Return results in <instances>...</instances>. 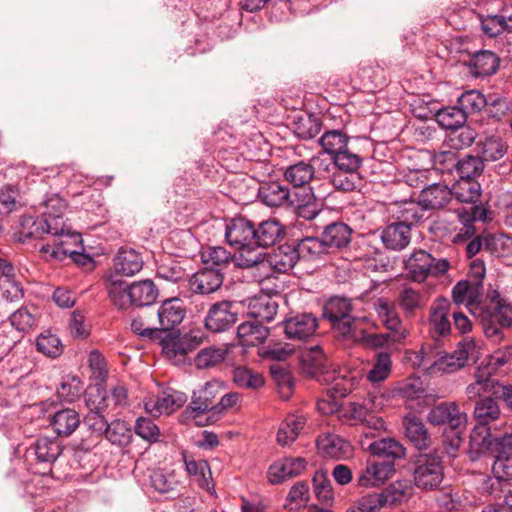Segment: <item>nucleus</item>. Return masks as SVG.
<instances>
[{
  "mask_svg": "<svg viewBox=\"0 0 512 512\" xmlns=\"http://www.w3.org/2000/svg\"><path fill=\"white\" fill-rule=\"evenodd\" d=\"M255 222L245 216H236L225 221L226 243L237 253L236 266L252 268L263 265L265 253L254 251Z\"/></svg>",
  "mask_w": 512,
  "mask_h": 512,
  "instance_id": "obj_1",
  "label": "nucleus"
},
{
  "mask_svg": "<svg viewBox=\"0 0 512 512\" xmlns=\"http://www.w3.org/2000/svg\"><path fill=\"white\" fill-rule=\"evenodd\" d=\"M106 289L110 301L119 309H127L130 306H150L159 295L158 288L149 279L127 285L124 281L110 276L106 281Z\"/></svg>",
  "mask_w": 512,
  "mask_h": 512,
  "instance_id": "obj_2",
  "label": "nucleus"
},
{
  "mask_svg": "<svg viewBox=\"0 0 512 512\" xmlns=\"http://www.w3.org/2000/svg\"><path fill=\"white\" fill-rule=\"evenodd\" d=\"M220 391L221 387L216 381H209L195 390L190 404L179 415V422L199 427L216 422L217 398Z\"/></svg>",
  "mask_w": 512,
  "mask_h": 512,
  "instance_id": "obj_3",
  "label": "nucleus"
},
{
  "mask_svg": "<svg viewBox=\"0 0 512 512\" xmlns=\"http://www.w3.org/2000/svg\"><path fill=\"white\" fill-rule=\"evenodd\" d=\"M63 452V446L56 437H39L25 451L27 470L33 474L48 476L52 466Z\"/></svg>",
  "mask_w": 512,
  "mask_h": 512,
  "instance_id": "obj_4",
  "label": "nucleus"
},
{
  "mask_svg": "<svg viewBox=\"0 0 512 512\" xmlns=\"http://www.w3.org/2000/svg\"><path fill=\"white\" fill-rule=\"evenodd\" d=\"M378 397L369 396L363 402H349L341 410L340 417L350 425H361L368 431H363L366 438H374L376 432L385 430V421L375 412Z\"/></svg>",
  "mask_w": 512,
  "mask_h": 512,
  "instance_id": "obj_5",
  "label": "nucleus"
},
{
  "mask_svg": "<svg viewBox=\"0 0 512 512\" xmlns=\"http://www.w3.org/2000/svg\"><path fill=\"white\" fill-rule=\"evenodd\" d=\"M481 322L485 336L500 342L503 339L502 329L512 327V303L499 295L492 297L481 307Z\"/></svg>",
  "mask_w": 512,
  "mask_h": 512,
  "instance_id": "obj_6",
  "label": "nucleus"
},
{
  "mask_svg": "<svg viewBox=\"0 0 512 512\" xmlns=\"http://www.w3.org/2000/svg\"><path fill=\"white\" fill-rule=\"evenodd\" d=\"M352 301L346 297H330L323 307V317L331 322L333 329L346 340L355 337Z\"/></svg>",
  "mask_w": 512,
  "mask_h": 512,
  "instance_id": "obj_7",
  "label": "nucleus"
},
{
  "mask_svg": "<svg viewBox=\"0 0 512 512\" xmlns=\"http://www.w3.org/2000/svg\"><path fill=\"white\" fill-rule=\"evenodd\" d=\"M450 268L446 259H435L425 250L414 251L405 261V269L414 282L422 283L428 277L444 275Z\"/></svg>",
  "mask_w": 512,
  "mask_h": 512,
  "instance_id": "obj_8",
  "label": "nucleus"
},
{
  "mask_svg": "<svg viewBox=\"0 0 512 512\" xmlns=\"http://www.w3.org/2000/svg\"><path fill=\"white\" fill-rule=\"evenodd\" d=\"M413 478L420 489L433 490L440 486L444 477L442 458L436 454H419L413 462Z\"/></svg>",
  "mask_w": 512,
  "mask_h": 512,
  "instance_id": "obj_9",
  "label": "nucleus"
},
{
  "mask_svg": "<svg viewBox=\"0 0 512 512\" xmlns=\"http://www.w3.org/2000/svg\"><path fill=\"white\" fill-rule=\"evenodd\" d=\"M505 447H512V433L500 437H493L489 429L475 427L470 434L468 457L472 462L478 461L481 457L490 455L492 457Z\"/></svg>",
  "mask_w": 512,
  "mask_h": 512,
  "instance_id": "obj_10",
  "label": "nucleus"
},
{
  "mask_svg": "<svg viewBox=\"0 0 512 512\" xmlns=\"http://www.w3.org/2000/svg\"><path fill=\"white\" fill-rule=\"evenodd\" d=\"M85 403L89 412L84 417V424L93 434L100 437L109 426L103 415L108 407L106 391L98 386L90 388L85 394Z\"/></svg>",
  "mask_w": 512,
  "mask_h": 512,
  "instance_id": "obj_11",
  "label": "nucleus"
},
{
  "mask_svg": "<svg viewBox=\"0 0 512 512\" xmlns=\"http://www.w3.org/2000/svg\"><path fill=\"white\" fill-rule=\"evenodd\" d=\"M238 321L237 306L227 300L212 304L205 317V328L213 333L229 330Z\"/></svg>",
  "mask_w": 512,
  "mask_h": 512,
  "instance_id": "obj_12",
  "label": "nucleus"
},
{
  "mask_svg": "<svg viewBox=\"0 0 512 512\" xmlns=\"http://www.w3.org/2000/svg\"><path fill=\"white\" fill-rule=\"evenodd\" d=\"M474 349L475 344L472 341H463L459 343L458 348L453 353L444 354L432 363L423 360L424 365L427 366L430 373H453L465 365Z\"/></svg>",
  "mask_w": 512,
  "mask_h": 512,
  "instance_id": "obj_13",
  "label": "nucleus"
},
{
  "mask_svg": "<svg viewBox=\"0 0 512 512\" xmlns=\"http://www.w3.org/2000/svg\"><path fill=\"white\" fill-rule=\"evenodd\" d=\"M81 248L80 234L68 230L61 234V236L52 239L51 243L43 245L40 251L45 254L50 253V256L54 259L63 260L67 256H70L74 261H78L77 257H84V255L79 252Z\"/></svg>",
  "mask_w": 512,
  "mask_h": 512,
  "instance_id": "obj_14",
  "label": "nucleus"
},
{
  "mask_svg": "<svg viewBox=\"0 0 512 512\" xmlns=\"http://www.w3.org/2000/svg\"><path fill=\"white\" fill-rule=\"evenodd\" d=\"M185 314L186 309L181 299L174 297L165 300L156 312L161 335H174L180 332L178 326L183 321Z\"/></svg>",
  "mask_w": 512,
  "mask_h": 512,
  "instance_id": "obj_15",
  "label": "nucleus"
},
{
  "mask_svg": "<svg viewBox=\"0 0 512 512\" xmlns=\"http://www.w3.org/2000/svg\"><path fill=\"white\" fill-rule=\"evenodd\" d=\"M374 309L383 326L392 332L391 339L394 343L402 342L407 337V330L396 310L395 304L386 298H378L373 303Z\"/></svg>",
  "mask_w": 512,
  "mask_h": 512,
  "instance_id": "obj_16",
  "label": "nucleus"
},
{
  "mask_svg": "<svg viewBox=\"0 0 512 512\" xmlns=\"http://www.w3.org/2000/svg\"><path fill=\"white\" fill-rule=\"evenodd\" d=\"M450 301L445 297H437L429 308V332L434 339L446 338L451 334L449 320Z\"/></svg>",
  "mask_w": 512,
  "mask_h": 512,
  "instance_id": "obj_17",
  "label": "nucleus"
},
{
  "mask_svg": "<svg viewBox=\"0 0 512 512\" xmlns=\"http://www.w3.org/2000/svg\"><path fill=\"white\" fill-rule=\"evenodd\" d=\"M283 326L288 339L304 341L316 333L319 321L313 313L303 312L286 318L283 321Z\"/></svg>",
  "mask_w": 512,
  "mask_h": 512,
  "instance_id": "obj_18",
  "label": "nucleus"
},
{
  "mask_svg": "<svg viewBox=\"0 0 512 512\" xmlns=\"http://www.w3.org/2000/svg\"><path fill=\"white\" fill-rule=\"evenodd\" d=\"M427 420L434 426L447 425V429L465 428L467 415L455 402H442L429 410Z\"/></svg>",
  "mask_w": 512,
  "mask_h": 512,
  "instance_id": "obj_19",
  "label": "nucleus"
},
{
  "mask_svg": "<svg viewBox=\"0 0 512 512\" xmlns=\"http://www.w3.org/2000/svg\"><path fill=\"white\" fill-rule=\"evenodd\" d=\"M187 401L185 393L177 390H165L146 399L145 410L152 416L169 415L181 408Z\"/></svg>",
  "mask_w": 512,
  "mask_h": 512,
  "instance_id": "obj_20",
  "label": "nucleus"
},
{
  "mask_svg": "<svg viewBox=\"0 0 512 512\" xmlns=\"http://www.w3.org/2000/svg\"><path fill=\"white\" fill-rule=\"evenodd\" d=\"M307 460L302 457H285L270 465L267 471L269 483L281 484L293 477L301 475L307 468Z\"/></svg>",
  "mask_w": 512,
  "mask_h": 512,
  "instance_id": "obj_21",
  "label": "nucleus"
},
{
  "mask_svg": "<svg viewBox=\"0 0 512 512\" xmlns=\"http://www.w3.org/2000/svg\"><path fill=\"white\" fill-rule=\"evenodd\" d=\"M254 251H262L279 243L285 235V226L276 218L255 223Z\"/></svg>",
  "mask_w": 512,
  "mask_h": 512,
  "instance_id": "obj_22",
  "label": "nucleus"
},
{
  "mask_svg": "<svg viewBox=\"0 0 512 512\" xmlns=\"http://www.w3.org/2000/svg\"><path fill=\"white\" fill-rule=\"evenodd\" d=\"M224 274L217 269L204 267L188 279L189 290L200 295H208L217 291L223 284Z\"/></svg>",
  "mask_w": 512,
  "mask_h": 512,
  "instance_id": "obj_23",
  "label": "nucleus"
},
{
  "mask_svg": "<svg viewBox=\"0 0 512 512\" xmlns=\"http://www.w3.org/2000/svg\"><path fill=\"white\" fill-rule=\"evenodd\" d=\"M402 425L405 437L416 449L427 450L432 446L431 434L420 417L408 414L403 417Z\"/></svg>",
  "mask_w": 512,
  "mask_h": 512,
  "instance_id": "obj_24",
  "label": "nucleus"
},
{
  "mask_svg": "<svg viewBox=\"0 0 512 512\" xmlns=\"http://www.w3.org/2000/svg\"><path fill=\"white\" fill-rule=\"evenodd\" d=\"M318 452L325 458L341 460L352 454V446L348 441L334 433L320 434L316 439Z\"/></svg>",
  "mask_w": 512,
  "mask_h": 512,
  "instance_id": "obj_25",
  "label": "nucleus"
},
{
  "mask_svg": "<svg viewBox=\"0 0 512 512\" xmlns=\"http://www.w3.org/2000/svg\"><path fill=\"white\" fill-rule=\"evenodd\" d=\"M324 380L332 382L329 392L334 397L344 398L359 385L361 377L358 371L334 368L324 377Z\"/></svg>",
  "mask_w": 512,
  "mask_h": 512,
  "instance_id": "obj_26",
  "label": "nucleus"
},
{
  "mask_svg": "<svg viewBox=\"0 0 512 512\" xmlns=\"http://www.w3.org/2000/svg\"><path fill=\"white\" fill-rule=\"evenodd\" d=\"M492 471L495 479L488 477L483 482V489L490 494L495 491V486L499 487L500 479H512V447L499 449L494 456Z\"/></svg>",
  "mask_w": 512,
  "mask_h": 512,
  "instance_id": "obj_27",
  "label": "nucleus"
},
{
  "mask_svg": "<svg viewBox=\"0 0 512 512\" xmlns=\"http://www.w3.org/2000/svg\"><path fill=\"white\" fill-rule=\"evenodd\" d=\"M395 472L393 462L375 461L367 464L358 477L360 487H376L387 481Z\"/></svg>",
  "mask_w": 512,
  "mask_h": 512,
  "instance_id": "obj_28",
  "label": "nucleus"
},
{
  "mask_svg": "<svg viewBox=\"0 0 512 512\" xmlns=\"http://www.w3.org/2000/svg\"><path fill=\"white\" fill-rule=\"evenodd\" d=\"M483 296V284L471 280H460L452 288V300L455 304H464L469 310L477 308Z\"/></svg>",
  "mask_w": 512,
  "mask_h": 512,
  "instance_id": "obj_29",
  "label": "nucleus"
},
{
  "mask_svg": "<svg viewBox=\"0 0 512 512\" xmlns=\"http://www.w3.org/2000/svg\"><path fill=\"white\" fill-rule=\"evenodd\" d=\"M411 227L404 222H394L385 226L381 232V241L385 248L400 251L411 241Z\"/></svg>",
  "mask_w": 512,
  "mask_h": 512,
  "instance_id": "obj_30",
  "label": "nucleus"
},
{
  "mask_svg": "<svg viewBox=\"0 0 512 512\" xmlns=\"http://www.w3.org/2000/svg\"><path fill=\"white\" fill-rule=\"evenodd\" d=\"M419 199L426 210L442 209L451 201L452 190L446 184L433 183L422 188Z\"/></svg>",
  "mask_w": 512,
  "mask_h": 512,
  "instance_id": "obj_31",
  "label": "nucleus"
},
{
  "mask_svg": "<svg viewBox=\"0 0 512 512\" xmlns=\"http://www.w3.org/2000/svg\"><path fill=\"white\" fill-rule=\"evenodd\" d=\"M143 268V259L134 249L121 248L113 259L114 279L116 276L131 277Z\"/></svg>",
  "mask_w": 512,
  "mask_h": 512,
  "instance_id": "obj_32",
  "label": "nucleus"
},
{
  "mask_svg": "<svg viewBox=\"0 0 512 512\" xmlns=\"http://www.w3.org/2000/svg\"><path fill=\"white\" fill-rule=\"evenodd\" d=\"M298 260L299 254L295 245L284 244L274 249L272 253L265 254L264 263L267 262L279 273H286L295 266Z\"/></svg>",
  "mask_w": 512,
  "mask_h": 512,
  "instance_id": "obj_33",
  "label": "nucleus"
},
{
  "mask_svg": "<svg viewBox=\"0 0 512 512\" xmlns=\"http://www.w3.org/2000/svg\"><path fill=\"white\" fill-rule=\"evenodd\" d=\"M390 211L399 222H404L411 226L413 223H417L423 219L426 209L420 204L419 198L418 201L410 198L395 200L390 205Z\"/></svg>",
  "mask_w": 512,
  "mask_h": 512,
  "instance_id": "obj_34",
  "label": "nucleus"
},
{
  "mask_svg": "<svg viewBox=\"0 0 512 512\" xmlns=\"http://www.w3.org/2000/svg\"><path fill=\"white\" fill-rule=\"evenodd\" d=\"M290 189L278 181L262 183L259 187V197L269 207H288Z\"/></svg>",
  "mask_w": 512,
  "mask_h": 512,
  "instance_id": "obj_35",
  "label": "nucleus"
},
{
  "mask_svg": "<svg viewBox=\"0 0 512 512\" xmlns=\"http://www.w3.org/2000/svg\"><path fill=\"white\" fill-rule=\"evenodd\" d=\"M155 343H159L162 347L163 355L174 365H181L186 362L188 352L185 342L180 337V332L174 335L165 334Z\"/></svg>",
  "mask_w": 512,
  "mask_h": 512,
  "instance_id": "obj_36",
  "label": "nucleus"
},
{
  "mask_svg": "<svg viewBox=\"0 0 512 512\" xmlns=\"http://www.w3.org/2000/svg\"><path fill=\"white\" fill-rule=\"evenodd\" d=\"M307 419L302 413L289 414L281 422L277 432V442L281 446L291 445L304 429Z\"/></svg>",
  "mask_w": 512,
  "mask_h": 512,
  "instance_id": "obj_37",
  "label": "nucleus"
},
{
  "mask_svg": "<svg viewBox=\"0 0 512 512\" xmlns=\"http://www.w3.org/2000/svg\"><path fill=\"white\" fill-rule=\"evenodd\" d=\"M500 59L492 51L480 50L469 59L468 66L475 77H485L496 73Z\"/></svg>",
  "mask_w": 512,
  "mask_h": 512,
  "instance_id": "obj_38",
  "label": "nucleus"
},
{
  "mask_svg": "<svg viewBox=\"0 0 512 512\" xmlns=\"http://www.w3.org/2000/svg\"><path fill=\"white\" fill-rule=\"evenodd\" d=\"M352 236V229L341 221L332 222L326 225L323 229L321 237L328 248H343L346 247Z\"/></svg>",
  "mask_w": 512,
  "mask_h": 512,
  "instance_id": "obj_39",
  "label": "nucleus"
},
{
  "mask_svg": "<svg viewBox=\"0 0 512 512\" xmlns=\"http://www.w3.org/2000/svg\"><path fill=\"white\" fill-rule=\"evenodd\" d=\"M50 425L58 436L68 437L80 425V417L74 409H61L53 414Z\"/></svg>",
  "mask_w": 512,
  "mask_h": 512,
  "instance_id": "obj_40",
  "label": "nucleus"
},
{
  "mask_svg": "<svg viewBox=\"0 0 512 512\" xmlns=\"http://www.w3.org/2000/svg\"><path fill=\"white\" fill-rule=\"evenodd\" d=\"M269 330L256 322H244L237 328L239 343L244 347H254L262 344L268 337Z\"/></svg>",
  "mask_w": 512,
  "mask_h": 512,
  "instance_id": "obj_41",
  "label": "nucleus"
},
{
  "mask_svg": "<svg viewBox=\"0 0 512 512\" xmlns=\"http://www.w3.org/2000/svg\"><path fill=\"white\" fill-rule=\"evenodd\" d=\"M373 455L386 458V462H393L397 459H403L406 455L404 445L394 438H382L373 441L368 446Z\"/></svg>",
  "mask_w": 512,
  "mask_h": 512,
  "instance_id": "obj_42",
  "label": "nucleus"
},
{
  "mask_svg": "<svg viewBox=\"0 0 512 512\" xmlns=\"http://www.w3.org/2000/svg\"><path fill=\"white\" fill-rule=\"evenodd\" d=\"M476 427L486 428L487 425L497 421L501 416L498 402L492 397H484L476 401L473 412Z\"/></svg>",
  "mask_w": 512,
  "mask_h": 512,
  "instance_id": "obj_43",
  "label": "nucleus"
},
{
  "mask_svg": "<svg viewBox=\"0 0 512 512\" xmlns=\"http://www.w3.org/2000/svg\"><path fill=\"white\" fill-rule=\"evenodd\" d=\"M201 258L205 267H211V269H217L223 273L232 263L236 264L237 253L232 254L222 246H215L208 247L203 251Z\"/></svg>",
  "mask_w": 512,
  "mask_h": 512,
  "instance_id": "obj_44",
  "label": "nucleus"
},
{
  "mask_svg": "<svg viewBox=\"0 0 512 512\" xmlns=\"http://www.w3.org/2000/svg\"><path fill=\"white\" fill-rule=\"evenodd\" d=\"M350 137L341 129H331L325 131L318 139L322 152L334 157L350 144Z\"/></svg>",
  "mask_w": 512,
  "mask_h": 512,
  "instance_id": "obj_45",
  "label": "nucleus"
},
{
  "mask_svg": "<svg viewBox=\"0 0 512 512\" xmlns=\"http://www.w3.org/2000/svg\"><path fill=\"white\" fill-rule=\"evenodd\" d=\"M315 175L314 166L307 161H299L286 167L285 180L294 188L309 186Z\"/></svg>",
  "mask_w": 512,
  "mask_h": 512,
  "instance_id": "obj_46",
  "label": "nucleus"
},
{
  "mask_svg": "<svg viewBox=\"0 0 512 512\" xmlns=\"http://www.w3.org/2000/svg\"><path fill=\"white\" fill-rule=\"evenodd\" d=\"M248 308L249 314L258 321L270 322L277 313L278 304L270 296L262 294L251 298Z\"/></svg>",
  "mask_w": 512,
  "mask_h": 512,
  "instance_id": "obj_47",
  "label": "nucleus"
},
{
  "mask_svg": "<svg viewBox=\"0 0 512 512\" xmlns=\"http://www.w3.org/2000/svg\"><path fill=\"white\" fill-rule=\"evenodd\" d=\"M450 190L452 198L461 203H477L481 197V185L476 179L458 178Z\"/></svg>",
  "mask_w": 512,
  "mask_h": 512,
  "instance_id": "obj_48",
  "label": "nucleus"
},
{
  "mask_svg": "<svg viewBox=\"0 0 512 512\" xmlns=\"http://www.w3.org/2000/svg\"><path fill=\"white\" fill-rule=\"evenodd\" d=\"M155 314L138 315L132 319L131 330L143 340L156 342L161 337V331L154 326Z\"/></svg>",
  "mask_w": 512,
  "mask_h": 512,
  "instance_id": "obj_49",
  "label": "nucleus"
},
{
  "mask_svg": "<svg viewBox=\"0 0 512 512\" xmlns=\"http://www.w3.org/2000/svg\"><path fill=\"white\" fill-rule=\"evenodd\" d=\"M0 277L2 288H5V296L11 301L23 297V290L21 285L15 280V270L13 265L0 258Z\"/></svg>",
  "mask_w": 512,
  "mask_h": 512,
  "instance_id": "obj_50",
  "label": "nucleus"
},
{
  "mask_svg": "<svg viewBox=\"0 0 512 512\" xmlns=\"http://www.w3.org/2000/svg\"><path fill=\"white\" fill-rule=\"evenodd\" d=\"M480 159L484 162H494L502 159L507 153L508 146L500 138L491 136L478 143Z\"/></svg>",
  "mask_w": 512,
  "mask_h": 512,
  "instance_id": "obj_51",
  "label": "nucleus"
},
{
  "mask_svg": "<svg viewBox=\"0 0 512 512\" xmlns=\"http://www.w3.org/2000/svg\"><path fill=\"white\" fill-rule=\"evenodd\" d=\"M398 304L407 316H412L415 311L423 309L426 306L427 298L419 290L405 287L399 293Z\"/></svg>",
  "mask_w": 512,
  "mask_h": 512,
  "instance_id": "obj_52",
  "label": "nucleus"
},
{
  "mask_svg": "<svg viewBox=\"0 0 512 512\" xmlns=\"http://www.w3.org/2000/svg\"><path fill=\"white\" fill-rule=\"evenodd\" d=\"M436 122L446 130L459 128L467 121V115L457 106H447L439 109L435 113Z\"/></svg>",
  "mask_w": 512,
  "mask_h": 512,
  "instance_id": "obj_53",
  "label": "nucleus"
},
{
  "mask_svg": "<svg viewBox=\"0 0 512 512\" xmlns=\"http://www.w3.org/2000/svg\"><path fill=\"white\" fill-rule=\"evenodd\" d=\"M336 169L344 172H358L363 163V156L347 146L341 152L331 158Z\"/></svg>",
  "mask_w": 512,
  "mask_h": 512,
  "instance_id": "obj_54",
  "label": "nucleus"
},
{
  "mask_svg": "<svg viewBox=\"0 0 512 512\" xmlns=\"http://www.w3.org/2000/svg\"><path fill=\"white\" fill-rule=\"evenodd\" d=\"M183 461L186 471L194 476L200 487L209 488V478L211 477L210 466L206 460H195L194 457L186 452L183 454Z\"/></svg>",
  "mask_w": 512,
  "mask_h": 512,
  "instance_id": "obj_55",
  "label": "nucleus"
},
{
  "mask_svg": "<svg viewBox=\"0 0 512 512\" xmlns=\"http://www.w3.org/2000/svg\"><path fill=\"white\" fill-rule=\"evenodd\" d=\"M392 368L391 354L385 351H381L375 354L374 362L367 373V379L371 383H380L386 380Z\"/></svg>",
  "mask_w": 512,
  "mask_h": 512,
  "instance_id": "obj_56",
  "label": "nucleus"
},
{
  "mask_svg": "<svg viewBox=\"0 0 512 512\" xmlns=\"http://www.w3.org/2000/svg\"><path fill=\"white\" fill-rule=\"evenodd\" d=\"M156 274L159 278L164 280L178 282L184 279L186 271L179 261L168 255L161 257L159 260Z\"/></svg>",
  "mask_w": 512,
  "mask_h": 512,
  "instance_id": "obj_57",
  "label": "nucleus"
},
{
  "mask_svg": "<svg viewBox=\"0 0 512 512\" xmlns=\"http://www.w3.org/2000/svg\"><path fill=\"white\" fill-rule=\"evenodd\" d=\"M478 133L472 127L462 124L459 128L451 130L447 143L453 150H462L470 147L476 140Z\"/></svg>",
  "mask_w": 512,
  "mask_h": 512,
  "instance_id": "obj_58",
  "label": "nucleus"
},
{
  "mask_svg": "<svg viewBox=\"0 0 512 512\" xmlns=\"http://www.w3.org/2000/svg\"><path fill=\"white\" fill-rule=\"evenodd\" d=\"M295 248L299 254V259L304 258L306 260L318 259L328 252L322 237H306L299 241Z\"/></svg>",
  "mask_w": 512,
  "mask_h": 512,
  "instance_id": "obj_59",
  "label": "nucleus"
},
{
  "mask_svg": "<svg viewBox=\"0 0 512 512\" xmlns=\"http://www.w3.org/2000/svg\"><path fill=\"white\" fill-rule=\"evenodd\" d=\"M431 163L434 170L441 174L451 175L455 172L459 158L456 152L452 150L435 151L431 155Z\"/></svg>",
  "mask_w": 512,
  "mask_h": 512,
  "instance_id": "obj_60",
  "label": "nucleus"
},
{
  "mask_svg": "<svg viewBox=\"0 0 512 512\" xmlns=\"http://www.w3.org/2000/svg\"><path fill=\"white\" fill-rule=\"evenodd\" d=\"M47 221L44 217H26L21 222V228L19 231L20 241H26L27 239H42L47 233Z\"/></svg>",
  "mask_w": 512,
  "mask_h": 512,
  "instance_id": "obj_61",
  "label": "nucleus"
},
{
  "mask_svg": "<svg viewBox=\"0 0 512 512\" xmlns=\"http://www.w3.org/2000/svg\"><path fill=\"white\" fill-rule=\"evenodd\" d=\"M325 362L326 357L322 349L318 346L311 348L306 354L302 355V364L307 370V373L312 376L321 374L325 377L329 373V371L325 370Z\"/></svg>",
  "mask_w": 512,
  "mask_h": 512,
  "instance_id": "obj_62",
  "label": "nucleus"
},
{
  "mask_svg": "<svg viewBox=\"0 0 512 512\" xmlns=\"http://www.w3.org/2000/svg\"><path fill=\"white\" fill-rule=\"evenodd\" d=\"M483 170V159L474 155H466L462 159H459V164H457L455 172L458 175V178L477 180Z\"/></svg>",
  "mask_w": 512,
  "mask_h": 512,
  "instance_id": "obj_63",
  "label": "nucleus"
},
{
  "mask_svg": "<svg viewBox=\"0 0 512 512\" xmlns=\"http://www.w3.org/2000/svg\"><path fill=\"white\" fill-rule=\"evenodd\" d=\"M36 349L47 357L57 358L63 353L64 347L55 334L45 331L37 337Z\"/></svg>",
  "mask_w": 512,
  "mask_h": 512,
  "instance_id": "obj_64",
  "label": "nucleus"
}]
</instances>
